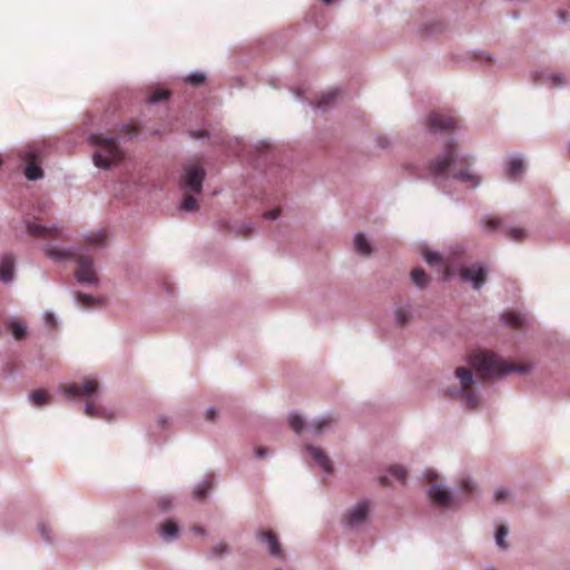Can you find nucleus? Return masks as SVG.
Segmentation results:
<instances>
[{"instance_id": "1", "label": "nucleus", "mask_w": 570, "mask_h": 570, "mask_svg": "<svg viewBox=\"0 0 570 570\" xmlns=\"http://www.w3.org/2000/svg\"><path fill=\"white\" fill-rule=\"evenodd\" d=\"M430 173L435 177L451 176L462 183L475 187L480 184V177L471 170V161L465 156H460L453 141L444 146L442 155L430 163Z\"/></svg>"}, {"instance_id": "2", "label": "nucleus", "mask_w": 570, "mask_h": 570, "mask_svg": "<svg viewBox=\"0 0 570 570\" xmlns=\"http://www.w3.org/2000/svg\"><path fill=\"white\" fill-rule=\"evenodd\" d=\"M470 364L483 380L498 379L511 372L525 373L529 366L507 362L490 351H474Z\"/></svg>"}, {"instance_id": "3", "label": "nucleus", "mask_w": 570, "mask_h": 570, "mask_svg": "<svg viewBox=\"0 0 570 570\" xmlns=\"http://www.w3.org/2000/svg\"><path fill=\"white\" fill-rule=\"evenodd\" d=\"M45 254L55 262L75 259L77 269L75 276L79 283L98 285L99 278L94 267V259L90 256L79 255L72 250L46 246Z\"/></svg>"}, {"instance_id": "4", "label": "nucleus", "mask_w": 570, "mask_h": 570, "mask_svg": "<svg viewBox=\"0 0 570 570\" xmlns=\"http://www.w3.org/2000/svg\"><path fill=\"white\" fill-rule=\"evenodd\" d=\"M60 390L67 397H85L87 400L85 413L90 417H105V411L91 403L90 399L99 390V383L96 380H87L82 383L63 384Z\"/></svg>"}, {"instance_id": "5", "label": "nucleus", "mask_w": 570, "mask_h": 570, "mask_svg": "<svg viewBox=\"0 0 570 570\" xmlns=\"http://www.w3.org/2000/svg\"><path fill=\"white\" fill-rule=\"evenodd\" d=\"M90 141L97 147L94 154V161L97 167L108 168L110 165L121 160L122 153L114 138L104 137L102 135H92Z\"/></svg>"}, {"instance_id": "6", "label": "nucleus", "mask_w": 570, "mask_h": 570, "mask_svg": "<svg viewBox=\"0 0 570 570\" xmlns=\"http://www.w3.org/2000/svg\"><path fill=\"white\" fill-rule=\"evenodd\" d=\"M19 155L27 164L24 175L29 180H37L43 176V171L39 166L42 158V147L40 145H28L19 151Z\"/></svg>"}, {"instance_id": "7", "label": "nucleus", "mask_w": 570, "mask_h": 570, "mask_svg": "<svg viewBox=\"0 0 570 570\" xmlns=\"http://www.w3.org/2000/svg\"><path fill=\"white\" fill-rule=\"evenodd\" d=\"M455 376L460 381L461 389L458 392L470 409H475L479 404V397L473 390V376L469 368L460 366L455 370Z\"/></svg>"}, {"instance_id": "8", "label": "nucleus", "mask_w": 570, "mask_h": 570, "mask_svg": "<svg viewBox=\"0 0 570 570\" xmlns=\"http://www.w3.org/2000/svg\"><path fill=\"white\" fill-rule=\"evenodd\" d=\"M204 178V168L199 164H189L185 167L183 187L189 189L191 193L199 194L203 188Z\"/></svg>"}, {"instance_id": "9", "label": "nucleus", "mask_w": 570, "mask_h": 570, "mask_svg": "<svg viewBox=\"0 0 570 570\" xmlns=\"http://www.w3.org/2000/svg\"><path fill=\"white\" fill-rule=\"evenodd\" d=\"M26 226L28 234L35 238L43 240L65 238L63 232L60 227L42 225L38 219L33 222L28 220Z\"/></svg>"}, {"instance_id": "10", "label": "nucleus", "mask_w": 570, "mask_h": 570, "mask_svg": "<svg viewBox=\"0 0 570 570\" xmlns=\"http://www.w3.org/2000/svg\"><path fill=\"white\" fill-rule=\"evenodd\" d=\"M428 127L431 131H450L456 128L458 119L451 112L433 111L428 117Z\"/></svg>"}, {"instance_id": "11", "label": "nucleus", "mask_w": 570, "mask_h": 570, "mask_svg": "<svg viewBox=\"0 0 570 570\" xmlns=\"http://www.w3.org/2000/svg\"><path fill=\"white\" fill-rule=\"evenodd\" d=\"M460 276L465 282H471L473 288L479 289L487 279V271L481 265H472L463 267L460 272Z\"/></svg>"}, {"instance_id": "12", "label": "nucleus", "mask_w": 570, "mask_h": 570, "mask_svg": "<svg viewBox=\"0 0 570 570\" xmlns=\"http://www.w3.org/2000/svg\"><path fill=\"white\" fill-rule=\"evenodd\" d=\"M256 538L262 543L267 544V549L271 556L275 558H284V551L282 549V546L278 541L277 535L272 530H261L257 531Z\"/></svg>"}, {"instance_id": "13", "label": "nucleus", "mask_w": 570, "mask_h": 570, "mask_svg": "<svg viewBox=\"0 0 570 570\" xmlns=\"http://www.w3.org/2000/svg\"><path fill=\"white\" fill-rule=\"evenodd\" d=\"M431 501L443 508L454 507L453 495L444 488L434 484L429 490Z\"/></svg>"}, {"instance_id": "14", "label": "nucleus", "mask_w": 570, "mask_h": 570, "mask_svg": "<svg viewBox=\"0 0 570 570\" xmlns=\"http://www.w3.org/2000/svg\"><path fill=\"white\" fill-rule=\"evenodd\" d=\"M368 514V503L360 502L345 515L346 522L350 525H357L364 522Z\"/></svg>"}, {"instance_id": "15", "label": "nucleus", "mask_w": 570, "mask_h": 570, "mask_svg": "<svg viewBox=\"0 0 570 570\" xmlns=\"http://www.w3.org/2000/svg\"><path fill=\"white\" fill-rule=\"evenodd\" d=\"M306 450L311 454L313 460L323 469L324 472L331 473L333 471L332 461L323 449L314 445H307Z\"/></svg>"}, {"instance_id": "16", "label": "nucleus", "mask_w": 570, "mask_h": 570, "mask_svg": "<svg viewBox=\"0 0 570 570\" xmlns=\"http://www.w3.org/2000/svg\"><path fill=\"white\" fill-rule=\"evenodd\" d=\"M14 273V258L12 255H3L0 258V279L4 283L12 281Z\"/></svg>"}, {"instance_id": "17", "label": "nucleus", "mask_w": 570, "mask_h": 570, "mask_svg": "<svg viewBox=\"0 0 570 570\" xmlns=\"http://www.w3.org/2000/svg\"><path fill=\"white\" fill-rule=\"evenodd\" d=\"M159 533L164 540L171 541L178 537L179 527L175 521L167 520L160 524Z\"/></svg>"}, {"instance_id": "18", "label": "nucleus", "mask_w": 570, "mask_h": 570, "mask_svg": "<svg viewBox=\"0 0 570 570\" xmlns=\"http://www.w3.org/2000/svg\"><path fill=\"white\" fill-rule=\"evenodd\" d=\"M335 417H333L332 415H327L325 417L312 422L307 426V430L313 432L314 434H321L327 429H330L335 423Z\"/></svg>"}, {"instance_id": "19", "label": "nucleus", "mask_w": 570, "mask_h": 570, "mask_svg": "<svg viewBox=\"0 0 570 570\" xmlns=\"http://www.w3.org/2000/svg\"><path fill=\"white\" fill-rule=\"evenodd\" d=\"M524 171V164L521 158L513 157L508 161L507 175L510 179L518 178Z\"/></svg>"}, {"instance_id": "20", "label": "nucleus", "mask_w": 570, "mask_h": 570, "mask_svg": "<svg viewBox=\"0 0 570 570\" xmlns=\"http://www.w3.org/2000/svg\"><path fill=\"white\" fill-rule=\"evenodd\" d=\"M502 320L512 328H522L524 326V316L517 312H507L502 315Z\"/></svg>"}, {"instance_id": "21", "label": "nucleus", "mask_w": 570, "mask_h": 570, "mask_svg": "<svg viewBox=\"0 0 570 570\" xmlns=\"http://www.w3.org/2000/svg\"><path fill=\"white\" fill-rule=\"evenodd\" d=\"M30 401L35 406H43L50 403V394L46 390H36L30 393Z\"/></svg>"}, {"instance_id": "22", "label": "nucleus", "mask_w": 570, "mask_h": 570, "mask_svg": "<svg viewBox=\"0 0 570 570\" xmlns=\"http://www.w3.org/2000/svg\"><path fill=\"white\" fill-rule=\"evenodd\" d=\"M424 259L430 266H443L445 277L450 275V267L443 262L442 257L438 253L426 250L424 253Z\"/></svg>"}, {"instance_id": "23", "label": "nucleus", "mask_w": 570, "mask_h": 570, "mask_svg": "<svg viewBox=\"0 0 570 570\" xmlns=\"http://www.w3.org/2000/svg\"><path fill=\"white\" fill-rule=\"evenodd\" d=\"M354 246L356 252L362 255H370L372 252L371 245L363 234H357L355 236Z\"/></svg>"}, {"instance_id": "24", "label": "nucleus", "mask_w": 570, "mask_h": 570, "mask_svg": "<svg viewBox=\"0 0 570 570\" xmlns=\"http://www.w3.org/2000/svg\"><path fill=\"white\" fill-rule=\"evenodd\" d=\"M411 279L416 286L424 287L429 284L430 278L422 268H414L411 272Z\"/></svg>"}, {"instance_id": "25", "label": "nucleus", "mask_w": 570, "mask_h": 570, "mask_svg": "<svg viewBox=\"0 0 570 570\" xmlns=\"http://www.w3.org/2000/svg\"><path fill=\"white\" fill-rule=\"evenodd\" d=\"M107 240V233L106 230H99L97 233H91L86 237V242L90 246H102L105 245Z\"/></svg>"}, {"instance_id": "26", "label": "nucleus", "mask_w": 570, "mask_h": 570, "mask_svg": "<svg viewBox=\"0 0 570 570\" xmlns=\"http://www.w3.org/2000/svg\"><path fill=\"white\" fill-rule=\"evenodd\" d=\"M213 483L212 480L207 479L203 481L195 490H194V498L203 501L207 497L208 491L212 489Z\"/></svg>"}, {"instance_id": "27", "label": "nucleus", "mask_w": 570, "mask_h": 570, "mask_svg": "<svg viewBox=\"0 0 570 570\" xmlns=\"http://www.w3.org/2000/svg\"><path fill=\"white\" fill-rule=\"evenodd\" d=\"M180 207L183 210H186V212H195L198 209V203L193 195L185 193V196H184Z\"/></svg>"}, {"instance_id": "28", "label": "nucleus", "mask_w": 570, "mask_h": 570, "mask_svg": "<svg viewBox=\"0 0 570 570\" xmlns=\"http://www.w3.org/2000/svg\"><path fill=\"white\" fill-rule=\"evenodd\" d=\"M338 96L337 89H331L327 92L323 94L320 100L317 101V107L323 108L328 106L332 101L336 99Z\"/></svg>"}, {"instance_id": "29", "label": "nucleus", "mask_w": 570, "mask_h": 570, "mask_svg": "<svg viewBox=\"0 0 570 570\" xmlns=\"http://www.w3.org/2000/svg\"><path fill=\"white\" fill-rule=\"evenodd\" d=\"M389 472L390 474L395 478V480H397L399 482L401 483H404L405 482V479H406V470L401 466V465H392L390 469H389Z\"/></svg>"}, {"instance_id": "30", "label": "nucleus", "mask_w": 570, "mask_h": 570, "mask_svg": "<svg viewBox=\"0 0 570 570\" xmlns=\"http://www.w3.org/2000/svg\"><path fill=\"white\" fill-rule=\"evenodd\" d=\"M395 318L400 326H404L410 322L411 314L406 308L400 307L396 309Z\"/></svg>"}, {"instance_id": "31", "label": "nucleus", "mask_w": 570, "mask_h": 570, "mask_svg": "<svg viewBox=\"0 0 570 570\" xmlns=\"http://www.w3.org/2000/svg\"><path fill=\"white\" fill-rule=\"evenodd\" d=\"M507 534H508V528L505 525H500L497 529L495 541H497V544L502 549H505L508 547V544L504 541V538L507 537Z\"/></svg>"}, {"instance_id": "32", "label": "nucleus", "mask_w": 570, "mask_h": 570, "mask_svg": "<svg viewBox=\"0 0 570 570\" xmlns=\"http://www.w3.org/2000/svg\"><path fill=\"white\" fill-rule=\"evenodd\" d=\"M289 426L296 432V433H301L303 428H304V420L297 415V414H293L291 415L289 417Z\"/></svg>"}, {"instance_id": "33", "label": "nucleus", "mask_w": 570, "mask_h": 570, "mask_svg": "<svg viewBox=\"0 0 570 570\" xmlns=\"http://www.w3.org/2000/svg\"><path fill=\"white\" fill-rule=\"evenodd\" d=\"M11 332L16 340H22L26 336V326L19 322H13L11 324Z\"/></svg>"}, {"instance_id": "34", "label": "nucleus", "mask_w": 570, "mask_h": 570, "mask_svg": "<svg viewBox=\"0 0 570 570\" xmlns=\"http://www.w3.org/2000/svg\"><path fill=\"white\" fill-rule=\"evenodd\" d=\"M169 97V91L165 89H157L153 91V94L149 97L150 102H158L161 100H166Z\"/></svg>"}, {"instance_id": "35", "label": "nucleus", "mask_w": 570, "mask_h": 570, "mask_svg": "<svg viewBox=\"0 0 570 570\" xmlns=\"http://www.w3.org/2000/svg\"><path fill=\"white\" fill-rule=\"evenodd\" d=\"M77 301L81 306L89 307L94 305V303L97 302L98 299L91 295L80 293L77 295Z\"/></svg>"}, {"instance_id": "36", "label": "nucleus", "mask_w": 570, "mask_h": 570, "mask_svg": "<svg viewBox=\"0 0 570 570\" xmlns=\"http://www.w3.org/2000/svg\"><path fill=\"white\" fill-rule=\"evenodd\" d=\"M205 79L206 77L204 73L194 72L186 78V81L194 86H199L205 81Z\"/></svg>"}, {"instance_id": "37", "label": "nucleus", "mask_w": 570, "mask_h": 570, "mask_svg": "<svg viewBox=\"0 0 570 570\" xmlns=\"http://www.w3.org/2000/svg\"><path fill=\"white\" fill-rule=\"evenodd\" d=\"M508 236L513 240L521 242L525 237V232L522 228H511Z\"/></svg>"}, {"instance_id": "38", "label": "nucleus", "mask_w": 570, "mask_h": 570, "mask_svg": "<svg viewBox=\"0 0 570 570\" xmlns=\"http://www.w3.org/2000/svg\"><path fill=\"white\" fill-rule=\"evenodd\" d=\"M228 551V546L226 543H218L212 549V554L214 557H222Z\"/></svg>"}, {"instance_id": "39", "label": "nucleus", "mask_w": 570, "mask_h": 570, "mask_svg": "<svg viewBox=\"0 0 570 570\" xmlns=\"http://www.w3.org/2000/svg\"><path fill=\"white\" fill-rule=\"evenodd\" d=\"M461 490L466 492L468 494L472 493L474 490V485L470 479H463L461 482Z\"/></svg>"}, {"instance_id": "40", "label": "nucleus", "mask_w": 570, "mask_h": 570, "mask_svg": "<svg viewBox=\"0 0 570 570\" xmlns=\"http://www.w3.org/2000/svg\"><path fill=\"white\" fill-rule=\"evenodd\" d=\"M485 226L488 229L493 230L497 229L500 226V219L499 218H489L485 222Z\"/></svg>"}, {"instance_id": "41", "label": "nucleus", "mask_w": 570, "mask_h": 570, "mask_svg": "<svg viewBox=\"0 0 570 570\" xmlns=\"http://www.w3.org/2000/svg\"><path fill=\"white\" fill-rule=\"evenodd\" d=\"M39 530L45 540L50 541L49 528L46 524H40Z\"/></svg>"}, {"instance_id": "42", "label": "nucleus", "mask_w": 570, "mask_h": 570, "mask_svg": "<svg viewBox=\"0 0 570 570\" xmlns=\"http://www.w3.org/2000/svg\"><path fill=\"white\" fill-rule=\"evenodd\" d=\"M281 210L278 208L265 213V218L276 219L279 216Z\"/></svg>"}, {"instance_id": "43", "label": "nucleus", "mask_w": 570, "mask_h": 570, "mask_svg": "<svg viewBox=\"0 0 570 570\" xmlns=\"http://www.w3.org/2000/svg\"><path fill=\"white\" fill-rule=\"evenodd\" d=\"M551 81H552V85L553 86H561L564 83V79L563 77L559 76V75H553L551 76Z\"/></svg>"}, {"instance_id": "44", "label": "nucleus", "mask_w": 570, "mask_h": 570, "mask_svg": "<svg viewBox=\"0 0 570 570\" xmlns=\"http://www.w3.org/2000/svg\"><path fill=\"white\" fill-rule=\"evenodd\" d=\"M508 497V492L505 490H498L495 492V501L501 502Z\"/></svg>"}, {"instance_id": "45", "label": "nucleus", "mask_w": 570, "mask_h": 570, "mask_svg": "<svg viewBox=\"0 0 570 570\" xmlns=\"http://www.w3.org/2000/svg\"><path fill=\"white\" fill-rule=\"evenodd\" d=\"M159 505H160V508L163 510H167V509H169L171 507V501L169 499H166V498L160 499Z\"/></svg>"}, {"instance_id": "46", "label": "nucleus", "mask_w": 570, "mask_h": 570, "mask_svg": "<svg viewBox=\"0 0 570 570\" xmlns=\"http://www.w3.org/2000/svg\"><path fill=\"white\" fill-rule=\"evenodd\" d=\"M268 450L264 446H258L256 449V456L263 459L267 454Z\"/></svg>"}, {"instance_id": "47", "label": "nucleus", "mask_w": 570, "mask_h": 570, "mask_svg": "<svg viewBox=\"0 0 570 570\" xmlns=\"http://www.w3.org/2000/svg\"><path fill=\"white\" fill-rule=\"evenodd\" d=\"M424 475H425L426 481H429V482H434L438 479L436 473L433 471H426Z\"/></svg>"}, {"instance_id": "48", "label": "nucleus", "mask_w": 570, "mask_h": 570, "mask_svg": "<svg viewBox=\"0 0 570 570\" xmlns=\"http://www.w3.org/2000/svg\"><path fill=\"white\" fill-rule=\"evenodd\" d=\"M206 419L208 421H214L216 419V411L214 409H209L206 413Z\"/></svg>"}, {"instance_id": "49", "label": "nucleus", "mask_w": 570, "mask_h": 570, "mask_svg": "<svg viewBox=\"0 0 570 570\" xmlns=\"http://www.w3.org/2000/svg\"><path fill=\"white\" fill-rule=\"evenodd\" d=\"M191 531L198 535H204V533H205V530L199 525H194L191 528Z\"/></svg>"}, {"instance_id": "50", "label": "nucleus", "mask_w": 570, "mask_h": 570, "mask_svg": "<svg viewBox=\"0 0 570 570\" xmlns=\"http://www.w3.org/2000/svg\"><path fill=\"white\" fill-rule=\"evenodd\" d=\"M380 483L382 485H390L389 479L386 475L380 478Z\"/></svg>"}, {"instance_id": "51", "label": "nucleus", "mask_w": 570, "mask_h": 570, "mask_svg": "<svg viewBox=\"0 0 570 570\" xmlns=\"http://www.w3.org/2000/svg\"><path fill=\"white\" fill-rule=\"evenodd\" d=\"M206 135V131H198V132H193L191 136L194 138H200V137H204Z\"/></svg>"}, {"instance_id": "52", "label": "nucleus", "mask_w": 570, "mask_h": 570, "mask_svg": "<svg viewBox=\"0 0 570 570\" xmlns=\"http://www.w3.org/2000/svg\"><path fill=\"white\" fill-rule=\"evenodd\" d=\"M46 318H47V323L48 324H52L55 322V318H53L52 314H48Z\"/></svg>"}, {"instance_id": "53", "label": "nucleus", "mask_w": 570, "mask_h": 570, "mask_svg": "<svg viewBox=\"0 0 570 570\" xmlns=\"http://www.w3.org/2000/svg\"><path fill=\"white\" fill-rule=\"evenodd\" d=\"M560 17H561L562 20H566V12L561 11L560 12Z\"/></svg>"}, {"instance_id": "54", "label": "nucleus", "mask_w": 570, "mask_h": 570, "mask_svg": "<svg viewBox=\"0 0 570 570\" xmlns=\"http://www.w3.org/2000/svg\"><path fill=\"white\" fill-rule=\"evenodd\" d=\"M323 1H324V3H326V4H331V3L333 2V0H323Z\"/></svg>"}, {"instance_id": "55", "label": "nucleus", "mask_w": 570, "mask_h": 570, "mask_svg": "<svg viewBox=\"0 0 570 570\" xmlns=\"http://www.w3.org/2000/svg\"><path fill=\"white\" fill-rule=\"evenodd\" d=\"M2 163H3V160H2V158L0 157V166L2 165Z\"/></svg>"}]
</instances>
